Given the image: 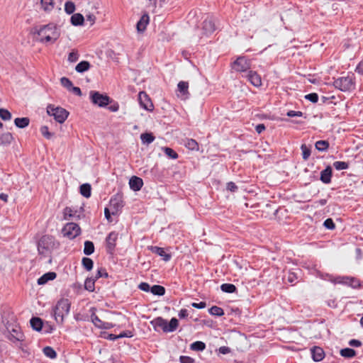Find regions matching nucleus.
Returning <instances> with one entry per match:
<instances>
[{"mask_svg": "<svg viewBox=\"0 0 363 363\" xmlns=\"http://www.w3.org/2000/svg\"><path fill=\"white\" fill-rule=\"evenodd\" d=\"M177 96L182 100L189 98L190 93L189 91V83L187 82L181 81L177 84Z\"/></svg>", "mask_w": 363, "mask_h": 363, "instance_id": "13", "label": "nucleus"}, {"mask_svg": "<svg viewBox=\"0 0 363 363\" xmlns=\"http://www.w3.org/2000/svg\"><path fill=\"white\" fill-rule=\"evenodd\" d=\"M355 72L363 76V60L360 61L355 68Z\"/></svg>", "mask_w": 363, "mask_h": 363, "instance_id": "62", "label": "nucleus"}, {"mask_svg": "<svg viewBox=\"0 0 363 363\" xmlns=\"http://www.w3.org/2000/svg\"><path fill=\"white\" fill-rule=\"evenodd\" d=\"M62 233L65 237L72 240L81 233L80 227L74 223H68L62 228Z\"/></svg>", "mask_w": 363, "mask_h": 363, "instance_id": "8", "label": "nucleus"}, {"mask_svg": "<svg viewBox=\"0 0 363 363\" xmlns=\"http://www.w3.org/2000/svg\"><path fill=\"white\" fill-rule=\"evenodd\" d=\"M108 273L106 272V269L104 268H100L98 269L97 273L95 276V279H98L100 277H108Z\"/></svg>", "mask_w": 363, "mask_h": 363, "instance_id": "55", "label": "nucleus"}, {"mask_svg": "<svg viewBox=\"0 0 363 363\" xmlns=\"http://www.w3.org/2000/svg\"><path fill=\"white\" fill-rule=\"evenodd\" d=\"M333 170L330 166H328L325 169L320 172V181L324 184H329L331 182Z\"/></svg>", "mask_w": 363, "mask_h": 363, "instance_id": "20", "label": "nucleus"}, {"mask_svg": "<svg viewBox=\"0 0 363 363\" xmlns=\"http://www.w3.org/2000/svg\"><path fill=\"white\" fill-rule=\"evenodd\" d=\"M305 99L311 101L312 103H316L318 101V95L316 93H311L306 95Z\"/></svg>", "mask_w": 363, "mask_h": 363, "instance_id": "53", "label": "nucleus"}, {"mask_svg": "<svg viewBox=\"0 0 363 363\" xmlns=\"http://www.w3.org/2000/svg\"><path fill=\"white\" fill-rule=\"evenodd\" d=\"M91 67V65L88 61H82L77 65L75 70L79 73H83L89 70Z\"/></svg>", "mask_w": 363, "mask_h": 363, "instance_id": "25", "label": "nucleus"}, {"mask_svg": "<svg viewBox=\"0 0 363 363\" xmlns=\"http://www.w3.org/2000/svg\"><path fill=\"white\" fill-rule=\"evenodd\" d=\"M150 291L154 295L163 296L165 294V289L160 285H154L151 287Z\"/></svg>", "mask_w": 363, "mask_h": 363, "instance_id": "33", "label": "nucleus"}, {"mask_svg": "<svg viewBox=\"0 0 363 363\" xmlns=\"http://www.w3.org/2000/svg\"><path fill=\"white\" fill-rule=\"evenodd\" d=\"M70 306L71 303L67 298H61L57 301L53 310L56 320L58 318H60V321L63 320L64 316L69 312Z\"/></svg>", "mask_w": 363, "mask_h": 363, "instance_id": "4", "label": "nucleus"}, {"mask_svg": "<svg viewBox=\"0 0 363 363\" xmlns=\"http://www.w3.org/2000/svg\"><path fill=\"white\" fill-rule=\"evenodd\" d=\"M91 318V321L94 324V325L99 328H101L104 322L101 321V319L96 314H92Z\"/></svg>", "mask_w": 363, "mask_h": 363, "instance_id": "52", "label": "nucleus"}, {"mask_svg": "<svg viewBox=\"0 0 363 363\" xmlns=\"http://www.w3.org/2000/svg\"><path fill=\"white\" fill-rule=\"evenodd\" d=\"M118 237V233L115 231L111 232L106 237V252L108 254H110V255L113 254V252L115 251Z\"/></svg>", "mask_w": 363, "mask_h": 363, "instance_id": "11", "label": "nucleus"}, {"mask_svg": "<svg viewBox=\"0 0 363 363\" xmlns=\"http://www.w3.org/2000/svg\"><path fill=\"white\" fill-rule=\"evenodd\" d=\"M80 194L85 198H89L91 194V186L89 184L86 183L80 186Z\"/></svg>", "mask_w": 363, "mask_h": 363, "instance_id": "26", "label": "nucleus"}, {"mask_svg": "<svg viewBox=\"0 0 363 363\" xmlns=\"http://www.w3.org/2000/svg\"><path fill=\"white\" fill-rule=\"evenodd\" d=\"M209 313L212 315L222 316L224 315V311L222 308L213 306L209 308Z\"/></svg>", "mask_w": 363, "mask_h": 363, "instance_id": "40", "label": "nucleus"}, {"mask_svg": "<svg viewBox=\"0 0 363 363\" xmlns=\"http://www.w3.org/2000/svg\"><path fill=\"white\" fill-rule=\"evenodd\" d=\"M335 282L348 285L352 288H357L360 286V283L358 279L350 277H338L336 278Z\"/></svg>", "mask_w": 363, "mask_h": 363, "instance_id": "14", "label": "nucleus"}, {"mask_svg": "<svg viewBox=\"0 0 363 363\" xmlns=\"http://www.w3.org/2000/svg\"><path fill=\"white\" fill-rule=\"evenodd\" d=\"M61 84L66 88L68 91L72 88L73 84L68 78L63 77L60 79Z\"/></svg>", "mask_w": 363, "mask_h": 363, "instance_id": "48", "label": "nucleus"}, {"mask_svg": "<svg viewBox=\"0 0 363 363\" xmlns=\"http://www.w3.org/2000/svg\"><path fill=\"white\" fill-rule=\"evenodd\" d=\"M79 55L77 50H72L68 55V61L70 62H77L79 59Z\"/></svg>", "mask_w": 363, "mask_h": 363, "instance_id": "49", "label": "nucleus"}, {"mask_svg": "<svg viewBox=\"0 0 363 363\" xmlns=\"http://www.w3.org/2000/svg\"><path fill=\"white\" fill-rule=\"evenodd\" d=\"M90 99L94 104L99 107H105L112 102V99L108 96L96 91L90 92Z\"/></svg>", "mask_w": 363, "mask_h": 363, "instance_id": "6", "label": "nucleus"}, {"mask_svg": "<svg viewBox=\"0 0 363 363\" xmlns=\"http://www.w3.org/2000/svg\"><path fill=\"white\" fill-rule=\"evenodd\" d=\"M323 225L329 230H333L335 228V223L332 218L326 219L323 223Z\"/></svg>", "mask_w": 363, "mask_h": 363, "instance_id": "54", "label": "nucleus"}, {"mask_svg": "<svg viewBox=\"0 0 363 363\" xmlns=\"http://www.w3.org/2000/svg\"><path fill=\"white\" fill-rule=\"evenodd\" d=\"M47 113L48 115L52 116L55 120L60 123H63L69 116V112L66 109L60 106L55 107L52 104L48 106Z\"/></svg>", "mask_w": 363, "mask_h": 363, "instance_id": "5", "label": "nucleus"}, {"mask_svg": "<svg viewBox=\"0 0 363 363\" xmlns=\"http://www.w3.org/2000/svg\"><path fill=\"white\" fill-rule=\"evenodd\" d=\"M312 358L315 362H320L325 357L324 350L318 346H314L311 349Z\"/></svg>", "mask_w": 363, "mask_h": 363, "instance_id": "18", "label": "nucleus"}, {"mask_svg": "<svg viewBox=\"0 0 363 363\" xmlns=\"http://www.w3.org/2000/svg\"><path fill=\"white\" fill-rule=\"evenodd\" d=\"M32 328L36 331H40L43 327V320L38 317H33L30 320Z\"/></svg>", "mask_w": 363, "mask_h": 363, "instance_id": "23", "label": "nucleus"}, {"mask_svg": "<svg viewBox=\"0 0 363 363\" xmlns=\"http://www.w3.org/2000/svg\"><path fill=\"white\" fill-rule=\"evenodd\" d=\"M71 23L73 26H82L84 23V18L82 14L81 13H74L71 16L70 19Z\"/></svg>", "mask_w": 363, "mask_h": 363, "instance_id": "24", "label": "nucleus"}, {"mask_svg": "<svg viewBox=\"0 0 363 363\" xmlns=\"http://www.w3.org/2000/svg\"><path fill=\"white\" fill-rule=\"evenodd\" d=\"M152 252L155 253L158 255L159 256L162 257L163 260L165 262L169 261L171 259V255L169 253H167L164 248L157 247V246H150L149 248Z\"/></svg>", "mask_w": 363, "mask_h": 363, "instance_id": "19", "label": "nucleus"}, {"mask_svg": "<svg viewBox=\"0 0 363 363\" xmlns=\"http://www.w3.org/2000/svg\"><path fill=\"white\" fill-rule=\"evenodd\" d=\"M164 152L171 159H177L178 154L172 148L166 147L164 148Z\"/></svg>", "mask_w": 363, "mask_h": 363, "instance_id": "47", "label": "nucleus"}, {"mask_svg": "<svg viewBox=\"0 0 363 363\" xmlns=\"http://www.w3.org/2000/svg\"><path fill=\"white\" fill-rule=\"evenodd\" d=\"M220 289L225 293L232 294L237 291L236 286L233 284H223Z\"/></svg>", "mask_w": 363, "mask_h": 363, "instance_id": "31", "label": "nucleus"}, {"mask_svg": "<svg viewBox=\"0 0 363 363\" xmlns=\"http://www.w3.org/2000/svg\"><path fill=\"white\" fill-rule=\"evenodd\" d=\"M179 361L181 363H194V359L189 356H180Z\"/></svg>", "mask_w": 363, "mask_h": 363, "instance_id": "58", "label": "nucleus"}, {"mask_svg": "<svg viewBox=\"0 0 363 363\" xmlns=\"http://www.w3.org/2000/svg\"><path fill=\"white\" fill-rule=\"evenodd\" d=\"M82 266L87 271H90L94 266L93 260L89 257H83L82 260Z\"/></svg>", "mask_w": 363, "mask_h": 363, "instance_id": "42", "label": "nucleus"}, {"mask_svg": "<svg viewBox=\"0 0 363 363\" xmlns=\"http://www.w3.org/2000/svg\"><path fill=\"white\" fill-rule=\"evenodd\" d=\"M0 117L4 121H9L11 118V113L6 109L0 108Z\"/></svg>", "mask_w": 363, "mask_h": 363, "instance_id": "50", "label": "nucleus"}, {"mask_svg": "<svg viewBox=\"0 0 363 363\" xmlns=\"http://www.w3.org/2000/svg\"><path fill=\"white\" fill-rule=\"evenodd\" d=\"M216 30L214 20L212 17L208 16L201 24V33L198 34L200 38L208 36Z\"/></svg>", "mask_w": 363, "mask_h": 363, "instance_id": "9", "label": "nucleus"}, {"mask_svg": "<svg viewBox=\"0 0 363 363\" xmlns=\"http://www.w3.org/2000/svg\"><path fill=\"white\" fill-rule=\"evenodd\" d=\"M349 345L352 347H359L362 346V344L361 341H359L358 340L352 339V340H350Z\"/></svg>", "mask_w": 363, "mask_h": 363, "instance_id": "63", "label": "nucleus"}, {"mask_svg": "<svg viewBox=\"0 0 363 363\" xmlns=\"http://www.w3.org/2000/svg\"><path fill=\"white\" fill-rule=\"evenodd\" d=\"M95 279L86 278L84 282V288L89 291H94L95 289Z\"/></svg>", "mask_w": 363, "mask_h": 363, "instance_id": "37", "label": "nucleus"}, {"mask_svg": "<svg viewBox=\"0 0 363 363\" xmlns=\"http://www.w3.org/2000/svg\"><path fill=\"white\" fill-rule=\"evenodd\" d=\"M138 288L143 291H146V292H148L149 291H150V286L149 285V284L146 283V282H141L139 286H138Z\"/></svg>", "mask_w": 363, "mask_h": 363, "instance_id": "59", "label": "nucleus"}, {"mask_svg": "<svg viewBox=\"0 0 363 363\" xmlns=\"http://www.w3.org/2000/svg\"><path fill=\"white\" fill-rule=\"evenodd\" d=\"M151 324L155 330L161 328L164 333H167V321L162 317H157L151 321Z\"/></svg>", "mask_w": 363, "mask_h": 363, "instance_id": "16", "label": "nucleus"}, {"mask_svg": "<svg viewBox=\"0 0 363 363\" xmlns=\"http://www.w3.org/2000/svg\"><path fill=\"white\" fill-rule=\"evenodd\" d=\"M77 96H82V91L79 87L72 86V88L69 90Z\"/></svg>", "mask_w": 363, "mask_h": 363, "instance_id": "64", "label": "nucleus"}, {"mask_svg": "<svg viewBox=\"0 0 363 363\" xmlns=\"http://www.w3.org/2000/svg\"><path fill=\"white\" fill-rule=\"evenodd\" d=\"M129 185L132 190L138 191L143 187V181L138 177L133 176L129 180Z\"/></svg>", "mask_w": 363, "mask_h": 363, "instance_id": "17", "label": "nucleus"}, {"mask_svg": "<svg viewBox=\"0 0 363 363\" xmlns=\"http://www.w3.org/2000/svg\"><path fill=\"white\" fill-rule=\"evenodd\" d=\"M190 347L194 351H203L206 348V344L201 341H196L191 345Z\"/></svg>", "mask_w": 363, "mask_h": 363, "instance_id": "39", "label": "nucleus"}, {"mask_svg": "<svg viewBox=\"0 0 363 363\" xmlns=\"http://www.w3.org/2000/svg\"><path fill=\"white\" fill-rule=\"evenodd\" d=\"M155 138L151 133H145L140 135V139L144 144H150L155 140Z\"/></svg>", "mask_w": 363, "mask_h": 363, "instance_id": "29", "label": "nucleus"}, {"mask_svg": "<svg viewBox=\"0 0 363 363\" xmlns=\"http://www.w3.org/2000/svg\"><path fill=\"white\" fill-rule=\"evenodd\" d=\"M333 86L342 91L354 90L356 86V79L353 73H348L346 77H341L333 82Z\"/></svg>", "mask_w": 363, "mask_h": 363, "instance_id": "3", "label": "nucleus"}, {"mask_svg": "<svg viewBox=\"0 0 363 363\" xmlns=\"http://www.w3.org/2000/svg\"><path fill=\"white\" fill-rule=\"evenodd\" d=\"M133 332L131 331V330H125V331H123L122 333H121L119 335H118V337L119 338H123V337H132L133 336Z\"/></svg>", "mask_w": 363, "mask_h": 363, "instance_id": "60", "label": "nucleus"}, {"mask_svg": "<svg viewBox=\"0 0 363 363\" xmlns=\"http://www.w3.org/2000/svg\"><path fill=\"white\" fill-rule=\"evenodd\" d=\"M149 23V16L147 14H144L140 18V21L137 23V30L138 32H143Z\"/></svg>", "mask_w": 363, "mask_h": 363, "instance_id": "22", "label": "nucleus"}, {"mask_svg": "<svg viewBox=\"0 0 363 363\" xmlns=\"http://www.w3.org/2000/svg\"><path fill=\"white\" fill-rule=\"evenodd\" d=\"M13 140V135L10 133H4L0 135V144L7 145L11 144Z\"/></svg>", "mask_w": 363, "mask_h": 363, "instance_id": "28", "label": "nucleus"}, {"mask_svg": "<svg viewBox=\"0 0 363 363\" xmlns=\"http://www.w3.org/2000/svg\"><path fill=\"white\" fill-rule=\"evenodd\" d=\"M43 9L45 11H50L54 8L53 0H41L40 1Z\"/></svg>", "mask_w": 363, "mask_h": 363, "instance_id": "36", "label": "nucleus"}, {"mask_svg": "<svg viewBox=\"0 0 363 363\" xmlns=\"http://www.w3.org/2000/svg\"><path fill=\"white\" fill-rule=\"evenodd\" d=\"M14 333H16V336H14L13 335H11L10 340L11 341H23V335L21 333H17L16 330H13Z\"/></svg>", "mask_w": 363, "mask_h": 363, "instance_id": "56", "label": "nucleus"}, {"mask_svg": "<svg viewBox=\"0 0 363 363\" xmlns=\"http://www.w3.org/2000/svg\"><path fill=\"white\" fill-rule=\"evenodd\" d=\"M286 116L289 117H300L303 116V113L301 111H289L287 112Z\"/></svg>", "mask_w": 363, "mask_h": 363, "instance_id": "61", "label": "nucleus"}, {"mask_svg": "<svg viewBox=\"0 0 363 363\" xmlns=\"http://www.w3.org/2000/svg\"><path fill=\"white\" fill-rule=\"evenodd\" d=\"M59 246V242L56 241L53 236L44 235L38 242V251L39 255L47 257Z\"/></svg>", "mask_w": 363, "mask_h": 363, "instance_id": "2", "label": "nucleus"}, {"mask_svg": "<svg viewBox=\"0 0 363 363\" xmlns=\"http://www.w3.org/2000/svg\"><path fill=\"white\" fill-rule=\"evenodd\" d=\"M56 276L57 275L55 272H50L45 273L38 279V284L43 285L46 284L48 281L55 279L56 278Z\"/></svg>", "mask_w": 363, "mask_h": 363, "instance_id": "21", "label": "nucleus"}, {"mask_svg": "<svg viewBox=\"0 0 363 363\" xmlns=\"http://www.w3.org/2000/svg\"><path fill=\"white\" fill-rule=\"evenodd\" d=\"M138 100L140 106L145 110L152 111L154 109L153 104L149 96L145 91H140L138 94Z\"/></svg>", "mask_w": 363, "mask_h": 363, "instance_id": "12", "label": "nucleus"}, {"mask_svg": "<svg viewBox=\"0 0 363 363\" xmlns=\"http://www.w3.org/2000/svg\"><path fill=\"white\" fill-rule=\"evenodd\" d=\"M77 213V210H74L71 207H66L63 211L64 219L69 220V218L74 217L76 216Z\"/></svg>", "mask_w": 363, "mask_h": 363, "instance_id": "35", "label": "nucleus"}, {"mask_svg": "<svg viewBox=\"0 0 363 363\" xmlns=\"http://www.w3.org/2000/svg\"><path fill=\"white\" fill-rule=\"evenodd\" d=\"M110 208L111 209L112 215H116L121 211L123 207V201L122 196L119 194L114 195L111 197L109 201Z\"/></svg>", "mask_w": 363, "mask_h": 363, "instance_id": "10", "label": "nucleus"}, {"mask_svg": "<svg viewBox=\"0 0 363 363\" xmlns=\"http://www.w3.org/2000/svg\"><path fill=\"white\" fill-rule=\"evenodd\" d=\"M40 133L47 139H50L53 135L49 131L48 127L46 125L42 126L40 128Z\"/></svg>", "mask_w": 363, "mask_h": 363, "instance_id": "51", "label": "nucleus"}, {"mask_svg": "<svg viewBox=\"0 0 363 363\" xmlns=\"http://www.w3.org/2000/svg\"><path fill=\"white\" fill-rule=\"evenodd\" d=\"M333 167L337 170H343L349 168V163L342 161H335L333 162Z\"/></svg>", "mask_w": 363, "mask_h": 363, "instance_id": "43", "label": "nucleus"}, {"mask_svg": "<svg viewBox=\"0 0 363 363\" xmlns=\"http://www.w3.org/2000/svg\"><path fill=\"white\" fill-rule=\"evenodd\" d=\"M340 355L346 358H352L356 355V351L352 348H344L340 352Z\"/></svg>", "mask_w": 363, "mask_h": 363, "instance_id": "30", "label": "nucleus"}, {"mask_svg": "<svg viewBox=\"0 0 363 363\" xmlns=\"http://www.w3.org/2000/svg\"><path fill=\"white\" fill-rule=\"evenodd\" d=\"M30 119L27 117L16 118L14 120L15 125L19 128H24L29 125Z\"/></svg>", "mask_w": 363, "mask_h": 363, "instance_id": "27", "label": "nucleus"}, {"mask_svg": "<svg viewBox=\"0 0 363 363\" xmlns=\"http://www.w3.org/2000/svg\"><path fill=\"white\" fill-rule=\"evenodd\" d=\"M65 11L67 14H72L75 11V4L72 1H67L65 4Z\"/></svg>", "mask_w": 363, "mask_h": 363, "instance_id": "46", "label": "nucleus"}, {"mask_svg": "<svg viewBox=\"0 0 363 363\" xmlns=\"http://www.w3.org/2000/svg\"><path fill=\"white\" fill-rule=\"evenodd\" d=\"M315 147L318 151L324 152L329 148V143L327 140H318L315 143Z\"/></svg>", "mask_w": 363, "mask_h": 363, "instance_id": "32", "label": "nucleus"}, {"mask_svg": "<svg viewBox=\"0 0 363 363\" xmlns=\"http://www.w3.org/2000/svg\"><path fill=\"white\" fill-rule=\"evenodd\" d=\"M43 353L46 357L50 359H55L57 357L56 352L52 347L50 346H47L43 348Z\"/></svg>", "mask_w": 363, "mask_h": 363, "instance_id": "38", "label": "nucleus"}, {"mask_svg": "<svg viewBox=\"0 0 363 363\" xmlns=\"http://www.w3.org/2000/svg\"><path fill=\"white\" fill-rule=\"evenodd\" d=\"M185 146L191 150H199V144L198 143L194 140V139H188L186 140V143L185 144Z\"/></svg>", "mask_w": 363, "mask_h": 363, "instance_id": "44", "label": "nucleus"}, {"mask_svg": "<svg viewBox=\"0 0 363 363\" xmlns=\"http://www.w3.org/2000/svg\"><path fill=\"white\" fill-rule=\"evenodd\" d=\"M226 188L231 192H235L238 189L237 185L233 182H228Z\"/></svg>", "mask_w": 363, "mask_h": 363, "instance_id": "57", "label": "nucleus"}, {"mask_svg": "<svg viewBox=\"0 0 363 363\" xmlns=\"http://www.w3.org/2000/svg\"><path fill=\"white\" fill-rule=\"evenodd\" d=\"M94 252V245L91 241L86 240L84 242V253L90 255Z\"/></svg>", "mask_w": 363, "mask_h": 363, "instance_id": "34", "label": "nucleus"}, {"mask_svg": "<svg viewBox=\"0 0 363 363\" xmlns=\"http://www.w3.org/2000/svg\"><path fill=\"white\" fill-rule=\"evenodd\" d=\"M32 33L34 35L37 34L40 37L39 41L41 43H55L60 35L56 24L53 23H50L40 27H33Z\"/></svg>", "mask_w": 363, "mask_h": 363, "instance_id": "1", "label": "nucleus"}, {"mask_svg": "<svg viewBox=\"0 0 363 363\" xmlns=\"http://www.w3.org/2000/svg\"><path fill=\"white\" fill-rule=\"evenodd\" d=\"M301 149L302 151L303 159L304 160H307L309 158V157L311 155V152L310 147H307L306 145L303 144L301 146Z\"/></svg>", "mask_w": 363, "mask_h": 363, "instance_id": "45", "label": "nucleus"}, {"mask_svg": "<svg viewBox=\"0 0 363 363\" xmlns=\"http://www.w3.org/2000/svg\"><path fill=\"white\" fill-rule=\"evenodd\" d=\"M179 325V321L176 318H172L170 322L167 323V333L173 332L177 330Z\"/></svg>", "mask_w": 363, "mask_h": 363, "instance_id": "41", "label": "nucleus"}, {"mask_svg": "<svg viewBox=\"0 0 363 363\" xmlns=\"http://www.w3.org/2000/svg\"><path fill=\"white\" fill-rule=\"evenodd\" d=\"M247 80L254 86L259 87L262 86V78L259 74L255 71L250 70L247 75Z\"/></svg>", "mask_w": 363, "mask_h": 363, "instance_id": "15", "label": "nucleus"}, {"mask_svg": "<svg viewBox=\"0 0 363 363\" xmlns=\"http://www.w3.org/2000/svg\"><path fill=\"white\" fill-rule=\"evenodd\" d=\"M251 62L245 56L238 57L232 64L231 68L237 72H244L250 69Z\"/></svg>", "mask_w": 363, "mask_h": 363, "instance_id": "7", "label": "nucleus"}]
</instances>
